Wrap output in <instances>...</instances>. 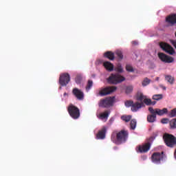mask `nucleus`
<instances>
[{
    "label": "nucleus",
    "instance_id": "nucleus-1",
    "mask_svg": "<svg viewBox=\"0 0 176 176\" xmlns=\"http://www.w3.org/2000/svg\"><path fill=\"white\" fill-rule=\"evenodd\" d=\"M129 138V132L124 130H121L120 132L116 133V137L115 134L111 135V141L116 144V145H120L121 144H124L127 141Z\"/></svg>",
    "mask_w": 176,
    "mask_h": 176
},
{
    "label": "nucleus",
    "instance_id": "nucleus-2",
    "mask_svg": "<svg viewBox=\"0 0 176 176\" xmlns=\"http://www.w3.org/2000/svg\"><path fill=\"white\" fill-rule=\"evenodd\" d=\"M126 78L118 73L111 74L107 78V82L109 85H118V83H122V82H124Z\"/></svg>",
    "mask_w": 176,
    "mask_h": 176
},
{
    "label": "nucleus",
    "instance_id": "nucleus-3",
    "mask_svg": "<svg viewBox=\"0 0 176 176\" xmlns=\"http://www.w3.org/2000/svg\"><path fill=\"white\" fill-rule=\"evenodd\" d=\"M67 112L72 119L76 120L79 119L80 117V110H79V108L72 104H70L68 106Z\"/></svg>",
    "mask_w": 176,
    "mask_h": 176
},
{
    "label": "nucleus",
    "instance_id": "nucleus-4",
    "mask_svg": "<svg viewBox=\"0 0 176 176\" xmlns=\"http://www.w3.org/2000/svg\"><path fill=\"white\" fill-rule=\"evenodd\" d=\"M163 138L166 146H168V148H174L176 146L175 136L171 134L165 133L163 136Z\"/></svg>",
    "mask_w": 176,
    "mask_h": 176
},
{
    "label": "nucleus",
    "instance_id": "nucleus-5",
    "mask_svg": "<svg viewBox=\"0 0 176 176\" xmlns=\"http://www.w3.org/2000/svg\"><path fill=\"white\" fill-rule=\"evenodd\" d=\"M113 101H115V97H109L104 99H101L99 102V107L101 108H109L113 104Z\"/></svg>",
    "mask_w": 176,
    "mask_h": 176
},
{
    "label": "nucleus",
    "instance_id": "nucleus-6",
    "mask_svg": "<svg viewBox=\"0 0 176 176\" xmlns=\"http://www.w3.org/2000/svg\"><path fill=\"white\" fill-rule=\"evenodd\" d=\"M166 157V155H164V152H155L152 154L151 155V160L153 163H155V164H160V162L164 160V159Z\"/></svg>",
    "mask_w": 176,
    "mask_h": 176
},
{
    "label": "nucleus",
    "instance_id": "nucleus-7",
    "mask_svg": "<svg viewBox=\"0 0 176 176\" xmlns=\"http://www.w3.org/2000/svg\"><path fill=\"white\" fill-rule=\"evenodd\" d=\"M70 80L71 76H69L68 73L62 74L59 77V84L60 86H67Z\"/></svg>",
    "mask_w": 176,
    "mask_h": 176
},
{
    "label": "nucleus",
    "instance_id": "nucleus-8",
    "mask_svg": "<svg viewBox=\"0 0 176 176\" xmlns=\"http://www.w3.org/2000/svg\"><path fill=\"white\" fill-rule=\"evenodd\" d=\"M160 47L164 52H166V53H168V54H174L175 53V50H174V48L171 47L168 43L161 42L160 43Z\"/></svg>",
    "mask_w": 176,
    "mask_h": 176
},
{
    "label": "nucleus",
    "instance_id": "nucleus-9",
    "mask_svg": "<svg viewBox=\"0 0 176 176\" xmlns=\"http://www.w3.org/2000/svg\"><path fill=\"white\" fill-rule=\"evenodd\" d=\"M158 57L162 63H165L166 64L174 63V58L169 56L164 53L159 52Z\"/></svg>",
    "mask_w": 176,
    "mask_h": 176
},
{
    "label": "nucleus",
    "instance_id": "nucleus-10",
    "mask_svg": "<svg viewBox=\"0 0 176 176\" xmlns=\"http://www.w3.org/2000/svg\"><path fill=\"white\" fill-rule=\"evenodd\" d=\"M118 87H107L102 89L100 92L99 94L102 97L104 96H108V94H112L113 91H116Z\"/></svg>",
    "mask_w": 176,
    "mask_h": 176
},
{
    "label": "nucleus",
    "instance_id": "nucleus-11",
    "mask_svg": "<svg viewBox=\"0 0 176 176\" xmlns=\"http://www.w3.org/2000/svg\"><path fill=\"white\" fill-rule=\"evenodd\" d=\"M149 149H151V142H147L144 144L139 145L136 151L140 153H146V152L149 151Z\"/></svg>",
    "mask_w": 176,
    "mask_h": 176
},
{
    "label": "nucleus",
    "instance_id": "nucleus-12",
    "mask_svg": "<svg viewBox=\"0 0 176 176\" xmlns=\"http://www.w3.org/2000/svg\"><path fill=\"white\" fill-rule=\"evenodd\" d=\"M72 94L77 98V100H79L80 101H82L85 98V94H83V91L82 90L74 88L72 90Z\"/></svg>",
    "mask_w": 176,
    "mask_h": 176
},
{
    "label": "nucleus",
    "instance_id": "nucleus-13",
    "mask_svg": "<svg viewBox=\"0 0 176 176\" xmlns=\"http://www.w3.org/2000/svg\"><path fill=\"white\" fill-rule=\"evenodd\" d=\"M148 111L151 114L147 116V122H148V123H155V122H156V114L155 113L153 107H148Z\"/></svg>",
    "mask_w": 176,
    "mask_h": 176
},
{
    "label": "nucleus",
    "instance_id": "nucleus-14",
    "mask_svg": "<svg viewBox=\"0 0 176 176\" xmlns=\"http://www.w3.org/2000/svg\"><path fill=\"white\" fill-rule=\"evenodd\" d=\"M107 134V128L103 126L101 130L98 131L96 134L97 140H104L105 138V135Z\"/></svg>",
    "mask_w": 176,
    "mask_h": 176
},
{
    "label": "nucleus",
    "instance_id": "nucleus-15",
    "mask_svg": "<svg viewBox=\"0 0 176 176\" xmlns=\"http://www.w3.org/2000/svg\"><path fill=\"white\" fill-rule=\"evenodd\" d=\"M142 107H145V105L144 104V102L140 103L138 102H136L135 103H133L132 107L131 108V109L132 112H137V111H138L139 109H141Z\"/></svg>",
    "mask_w": 176,
    "mask_h": 176
},
{
    "label": "nucleus",
    "instance_id": "nucleus-16",
    "mask_svg": "<svg viewBox=\"0 0 176 176\" xmlns=\"http://www.w3.org/2000/svg\"><path fill=\"white\" fill-rule=\"evenodd\" d=\"M153 111L155 116L158 115L159 116H163L164 113H167V112H168L166 108H164L163 109H153Z\"/></svg>",
    "mask_w": 176,
    "mask_h": 176
},
{
    "label": "nucleus",
    "instance_id": "nucleus-17",
    "mask_svg": "<svg viewBox=\"0 0 176 176\" xmlns=\"http://www.w3.org/2000/svg\"><path fill=\"white\" fill-rule=\"evenodd\" d=\"M166 21L168 23V24H171V25L176 24V14H174L168 16L166 18Z\"/></svg>",
    "mask_w": 176,
    "mask_h": 176
},
{
    "label": "nucleus",
    "instance_id": "nucleus-18",
    "mask_svg": "<svg viewBox=\"0 0 176 176\" xmlns=\"http://www.w3.org/2000/svg\"><path fill=\"white\" fill-rule=\"evenodd\" d=\"M103 65L107 71H109L110 72H112V71H113V64L111 63V62H104Z\"/></svg>",
    "mask_w": 176,
    "mask_h": 176
},
{
    "label": "nucleus",
    "instance_id": "nucleus-19",
    "mask_svg": "<svg viewBox=\"0 0 176 176\" xmlns=\"http://www.w3.org/2000/svg\"><path fill=\"white\" fill-rule=\"evenodd\" d=\"M104 57L109 60H115V54L111 51L106 52L104 54Z\"/></svg>",
    "mask_w": 176,
    "mask_h": 176
},
{
    "label": "nucleus",
    "instance_id": "nucleus-20",
    "mask_svg": "<svg viewBox=\"0 0 176 176\" xmlns=\"http://www.w3.org/2000/svg\"><path fill=\"white\" fill-rule=\"evenodd\" d=\"M109 113H111V111L107 110L104 112L100 113L99 115V118L100 119H101L102 120H104V119H108L109 116Z\"/></svg>",
    "mask_w": 176,
    "mask_h": 176
},
{
    "label": "nucleus",
    "instance_id": "nucleus-21",
    "mask_svg": "<svg viewBox=\"0 0 176 176\" xmlns=\"http://www.w3.org/2000/svg\"><path fill=\"white\" fill-rule=\"evenodd\" d=\"M146 105H155L156 101H152V100L146 98L143 102Z\"/></svg>",
    "mask_w": 176,
    "mask_h": 176
},
{
    "label": "nucleus",
    "instance_id": "nucleus-22",
    "mask_svg": "<svg viewBox=\"0 0 176 176\" xmlns=\"http://www.w3.org/2000/svg\"><path fill=\"white\" fill-rule=\"evenodd\" d=\"M152 98L155 101H160V100H163V94H155L153 96Z\"/></svg>",
    "mask_w": 176,
    "mask_h": 176
},
{
    "label": "nucleus",
    "instance_id": "nucleus-23",
    "mask_svg": "<svg viewBox=\"0 0 176 176\" xmlns=\"http://www.w3.org/2000/svg\"><path fill=\"white\" fill-rule=\"evenodd\" d=\"M121 119L127 123L131 120V116L124 115L121 117Z\"/></svg>",
    "mask_w": 176,
    "mask_h": 176
},
{
    "label": "nucleus",
    "instance_id": "nucleus-24",
    "mask_svg": "<svg viewBox=\"0 0 176 176\" xmlns=\"http://www.w3.org/2000/svg\"><path fill=\"white\" fill-rule=\"evenodd\" d=\"M165 79L166 80H167L168 82V83H170V85H173V83H174V77L168 75L165 76Z\"/></svg>",
    "mask_w": 176,
    "mask_h": 176
},
{
    "label": "nucleus",
    "instance_id": "nucleus-25",
    "mask_svg": "<svg viewBox=\"0 0 176 176\" xmlns=\"http://www.w3.org/2000/svg\"><path fill=\"white\" fill-rule=\"evenodd\" d=\"M146 98V96H144L143 94H140L137 100L138 101H140V102H144V101H145V99Z\"/></svg>",
    "mask_w": 176,
    "mask_h": 176
},
{
    "label": "nucleus",
    "instance_id": "nucleus-26",
    "mask_svg": "<svg viewBox=\"0 0 176 176\" xmlns=\"http://www.w3.org/2000/svg\"><path fill=\"white\" fill-rule=\"evenodd\" d=\"M130 126L131 130H135V127H137V121L135 120H132L130 123Z\"/></svg>",
    "mask_w": 176,
    "mask_h": 176
},
{
    "label": "nucleus",
    "instance_id": "nucleus-27",
    "mask_svg": "<svg viewBox=\"0 0 176 176\" xmlns=\"http://www.w3.org/2000/svg\"><path fill=\"white\" fill-rule=\"evenodd\" d=\"M91 87H93V80H89L86 86V91H89V90H90Z\"/></svg>",
    "mask_w": 176,
    "mask_h": 176
},
{
    "label": "nucleus",
    "instance_id": "nucleus-28",
    "mask_svg": "<svg viewBox=\"0 0 176 176\" xmlns=\"http://www.w3.org/2000/svg\"><path fill=\"white\" fill-rule=\"evenodd\" d=\"M170 126L172 129H176V118L172 119L170 121Z\"/></svg>",
    "mask_w": 176,
    "mask_h": 176
},
{
    "label": "nucleus",
    "instance_id": "nucleus-29",
    "mask_svg": "<svg viewBox=\"0 0 176 176\" xmlns=\"http://www.w3.org/2000/svg\"><path fill=\"white\" fill-rule=\"evenodd\" d=\"M151 83V80L148 78H145L144 80L142 81V86L145 87V86H148Z\"/></svg>",
    "mask_w": 176,
    "mask_h": 176
},
{
    "label": "nucleus",
    "instance_id": "nucleus-30",
    "mask_svg": "<svg viewBox=\"0 0 176 176\" xmlns=\"http://www.w3.org/2000/svg\"><path fill=\"white\" fill-rule=\"evenodd\" d=\"M133 87L132 85L127 86L125 89L126 94H130V93L133 92Z\"/></svg>",
    "mask_w": 176,
    "mask_h": 176
},
{
    "label": "nucleus",
    "instance_id": "nucleus-31",
    "mask_svg": "<svg viewBox=\"0 0 176 176\" xmlns=\"http://www.w3.org/2000/svg\"><path fill=\"white\" fill-rule=\"evenodd\" d=\"M133 103H134V102L133 100H126L124 102V105L127 108H130V107H133Z\"/></svg>",
    "mask_w": 176,
    "mask_h": 176
},
{
    "label": "nucleus",
    "instance_id": "nucleus-32",
    "mask_svg": "<svg viewBox=\"0 0 176 176\" xmlns=\"http://www.w3.org/2000/svg\"><path fill=\"white\" fill-rule=\"evenodd\" d=\"M116 54L120 60H123V53L121 51H117Z\"/></svg>",
    "mask_w": 176,
    "mask_h": 176
},
{
    "label": "nucleus",
    "instance_id": "nucleus-33",
    "mask_svg": "<svg viewBox=\"0 0 176 176\" xmlns=\"http://www.w3.org/2000/svg\"><path fill=\"white\" fill-rule=\"evenodd\" d=\"M126 69L128 71V72H134V69L130 65H126Z\"/></svg>",
    "mask_w": 176,
    "mask_h": 176
},
{
    "label": "nucleus",
    "instance_id": "nucleus-34",
    "mask_svg": "<svg viewBox=\"0 0 176 176\" xmlns=\"http://www.w3.org/2000/svg\"><path fill=\"white\" fill-rule=\"evenodd\" d=\"M169 116L170 118H175V116H176V109L171 110Z\"/></svg>",
    "mask_w": 176,
    "mask_h": 176
},
{
    "label": "nucleus",
    "instance_id": "nucleus-35",
    "mask_svg": "<svg viewBox=\"0 0 176 176\" xmlns=\"http://www.w3.org/2000/svg\"><path fill=\"white\" fill-rule=\"evenodd\" d=\"M81 80H82V76H77L76 77V83H78V84L80 83Z\"/></svg>",
    "mask_w": 176,
    "mask_h": 176
},
{
    "label": "nucleus",
    "instance_id": "nucleus-36",
    "mask_svg": "<svg viewBox=\"0 0 176 176\" xmlns=\"http://www.w3.org/2000/svg\"><path fill=\"white\" fill-rule=\"evenodd\" d=\"M161 123H162V124H166V123H168V119L167 118L162 119Z\"/></svg>",
    "mask_w": 176,
    "mask_h": 176
},
{
    "label": "nucleus",
    "instance_id": "nucleus-37",
    "mask_svg": "<svg viewBox=\"0 0 176 176\" xmlns=\"http://www.w3.org/2000/svg\"><path fill=\"white\" fill-rule=\"evenodd\" d=\"M116 71L118 72L122 73L123 72V67H122V66H118L116 69Z\"/></svg>",
    "mask_w": 176,
    "mask_h": 176
},
{
    "label": "nucleus",
    "instance_id": "nucleus-38",
    "mask_svg": "<svg viewBox=\"0 0 176 176\" xmlns=\"http://www.w3.org/2000/svg\"><path fill=\"white\" fill-rule=\"evenodd\" d=\"M131 43L133 46H137V45H138V42L135 41H132Z\"/></svg>",
    "mask_w": 176,
    "mask_h": 176
},
{
    "label": "nucleus",
    "instance_id": "nucleus-39",
    "mask_svg": "<svg viewBox=\"0 0 176 176\" xmlns=\"http://www.w3.org/2000/svg\"><path fill=\"white\" fill-rule=\"evenodd\" d=\"M153 140H155V137H153V136H151V137L149 138V141H153Z\"/></svg>",
    "mask_w": 176,
    "mask_h": 176
},
{
    "label": "nucleus",
    "instance_id": "nucleus-40",
    "mask_svg": "<svg viewBox=\"0 0 176 176\" xmlns=\"http://www.w3.org/2000/svg\"><path fill=\"white\" fill-rule=\"evenodd\" d=\"M174 156H175V159H176V148H175V152H174Z\"/></svg>",
    "mask_w": 176,
    "mask_h": 176
},
{
    "label": "nucleus",
    "instance_id": "nucleus-41",
    "mask_svg": "<svg viewBox=\"0 0 176 176\" xmlns=\"http://www.w3.org/2000/svg\"><path fill=\"white\" fill-rule=\"evenodd\" d=\"M63 96H67V93H64Z\"/></svg>",
    "mask_w": 176,
    "mask_h": 176
}]
</instances>
